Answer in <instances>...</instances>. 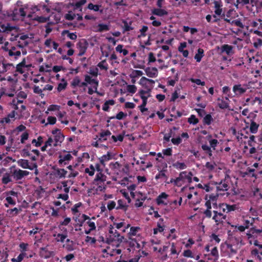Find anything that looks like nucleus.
Wrapping results in <instances>:
<instances>
[{
  "mask_svg": "<svg viewBox=\"0 0 262 262\" xmlns=\"http://www.w3.org/2000/svg\"><path fill=\"white\" fill-rule=\"evenodd\" d=\"M193 174L191 171H182L179 176L174 180V185L178 186H181L182 183H190L192 182V177Z\"/></svg>",
  "mask_w": 262,
  "mask_h": 262,
  "instance_id": "f257e3e1",
  "label": "nucleus"
},
{
  "mask_svg": "<svg viewBox=\"0 0 262 262\" xmlns=\"http://www.w3.org/2000/svg\"><path fill=\"white\" fill-rule=\"evenodd\" d=\"M225 21L231 26L239 27L241 29L244 28L243 20L242 18H239L237 15L234 18L225 19Z\"/></svg>",
  "mask_w": 262,
  "mask_h": 262,
  "instance_id": "f03ea898",
  "label": "nucleus"
},
{
  "mask_svg": "<svg viewBox=\"0 0 262 262\" xmlns=\"http://www.w3.org/2000/svg\"><path fill=\"white\" fill-rule=\"evenodd\" d=\"M53 169L54 170L50 173L51 183L53 182L54 181V180H51L52 178H57L58 179H60L65 177L67 173V171L65 170L64 169L55 168V166L53 167Z\"/></svg>",
  "mask_w": 262,
  "mask_h": 262,
  "instance_id": "7ed1b4c3",
  "label": "nucleus"
},
{
  "mask_svg": "<svg viewBox=\"0 0 262 262\" xmlns=\"http://www.w3.org/2000/svg\"><path fill=\"white\" fill-rule=\"evenodd\" d=\"M101 165H96L95 167L96 170L99 172L96 176L94 180V184L99 185L106 181V177L102 173V169L100 168ZM104 166V165H102Z\"/></svg>",
  "mask_w": 262,
  "mask_h": 262,
  "instance_id": "20e7f679",
  "label": "nucleus"
},
{
  "mask_svg": "<svg viewBox=\"0 0 262 262\" xmlns=\"http://www.w3.org/2000/svg\"><path fill=\"white\" fill-rule=\"evenodd\" d=\"M11 176L16 181L20 180L25 176L29 174V172L27 170H22L20 169H14L13 170L11 171Z\"/></svg>",
  "mask_w": 262,
  "mask_h": 262,
  "instance_id": "39448f33",
  "label": "nucleus"
},
{
  "mask_svg": "<svg viewBox=\"0 0 262 262\" xmlns=\"http://www.w3.org/2000/svg\"><path fill=\"white\" fill-rule=\"evenodd\" d=\"M213 213V216L212 219L215 222L216 225H219L220 224H223L224 221L226 220V215L223 214L221 210H219V211L214 210Z\"/></svg>",
  "mask_w": 262,
  "mask_h": 262,
  "instance_id": "423d86ee",
  "label": "nucleus"
},
{
  "mask_svg": "<svg viewBox=\"0 0 262 262\" xmlns=\"http://www.w3.org/2000/svg\"><path fill=\"white\" fill-rule=\"evenodd\" d=\"M231 97L230 95L228 94V96L221 98H218L217 100L218 101V106L223 110L229 108V97Z\"/></svg>",
  "mask_w": 262,
  "mask_h": 262,
  "instance_id": "0eeeda50",
  "label": "nucleus"
},
{
  "mask_svg": "<svg viewBox=\"0 0 262 262\" xmlns=\"http://www.w3.org/2000/svg\"><path fill=\"white\" fill-rule=\"evenodd\" d=\"M89 43L86 39H82L77 44V48L79 52L78 54L79 56L83 55L88 48Z\"/></svg>",
  "mask_w": 262,
  "mask_h": 262,
  "instance_id": "6e6552de",
  "label": "nucleus"
},
{
  "mask_svg": "<svg viewBox=\"0 0 262 262\" xmlns=\"http://www.w3.org/2000/svg\"><path fill=\"white\" fill-rule=\"evenodd\" d=\"M228 178L226 177L224 179V180H222L220 182L217 183L216 182L215 184L216 185V190L217 191H227L228 190L229 187V183L228 180L229 179V177L227 176Z\"/></svg>",
  "mask_w": 262,
  "mask_h": 262,
  "instance_id": "1a4fd4ad",
  "label": "nucleus"
},
{
  "mask_svg": "<svg viewBox=\"0 0 262 262\" xmlns=\"http://www.w3.org/2000/svg\"><path fill=\"white\" fill-rule=\"evenodd\" d=\"M26 15L24 8H15L12 12V17L14 20H18L20 17L24 18Z\"/></svg>",
  "mask_w": 262,
  "mask_h": 262,
  "instance_id": "9d476101",
  "label": "nucleus"
},
{
  "mask_svg": "<svg viewBox=\"0 0 262 262\" xmlns=\"http://www.w3.org/2000/svg\"><path fill=\"white\" fill-rule=\"evenodd\" d=\"M151 91L150 89H148L147 91H144L143 90H141L138 92V94L140 96L141 99L142 100V106H145L147 103L148 98L150 96V92Z\"/></svg>",
  "mask_w": 262,
  "mask_h": 262,
  "instance_id": "9b49d317",
  "label": "nucleus"
},
{
  "mask_svg": "<svg viewBox=\"0 0 262 262\" xmlns=\"http://www.w3.org/2000/svg\"><path fill=\"white\" fill-rule=\"evenodd\" d=\"M222 53H225L228 55H232L234 54L233 47L228 44H224L221 46Z\"/></svg>",
  "mask_w": 262,
  "mask_h": 262,
  "instance_id": "f8f14e48",
  "label": "nucleus"
},
{
  "mask_svg": "<svg viewBox=\"0 0 262 262\" xmlns=\"http://www.w3.org/2000/svg\"><path fill=\"white\" fill-rule=\"evenodd\" d=\"M225 246L227 248V255L229 256H231L237 253V250L233 248L232 244L226 242L225 243L224 245H222V247H224Z\"/></svg>",
  "mask_w": 262,
  "mask_h": 262,
  "instance_id": "ddd939ff",
  "label": "nucleus"
},
{
  "mask_svg": "<svg viewBox=\"0 0 262 262\" xmlns=\"http://www.w3.org/2000/svg\"><path fill=\"white\" fill-rule=\"evenodd\" d=\"M247 89L242 86L240 84H235L233 87V91L235 95H241L246 92Z\"/></svg>",
  "mask_w": 262,
  "mask_h": 262,
  "instance_id": "4468645a",
  "label": "nucleus"
},
{
  "mask_svg": "<svg viewBox=\"0 0 262 262\" xmlns=\"http://www.w3.org/2000/svg\"><path fill=\"white\" fill-rule=\"evenodd\" d=\"M205 206L207 207V209L204 211L203 214L205 215V217L207 218H210L212 215V212L211 211V202L208 200L205 203Z\"/></svg>",
  "mask_w": 262,
  "mask_h": 262,
  "instance_id": "2eb2a0df",
  "label": "nucleus"
},
{
  "mask_svg": "<svg viewBox=\"0 0 262 262\" xmlns=\"http://www.w3.org/2000/svg\"><path fill=\"white\" fill-rule=\"evenodd\" d=\"M40 256L45 258H49L52 255L53 253L49 251L47 247H41L40 248Z\"/></svg>",
  "mask_w": 262,
  "mask_h": 262,
  "instance_id": "dca6fc26",
  "label": "nucleus"
},
{
  "mask_svg": "<svg viewBox=\"0 0 262 262\" xmlns=\"http://www.w3.org/2000/svg\"><path fill=\"white\" fill-rule=\"evenodd\" d=\"M160 8H154L151 10V13L158 16H163L168 14V12L164 9Z\"/></svg>",
  "mask_w": 262,
  "mask_h": 262,
  "instance_id": "f3484780",
  "label": "nucleus"
},
{
  "mask_svg": "<svg viewBox=\"0 0 262 262\" xmlns=\"http://www.w3.org/2000/svg\"><path fill=\"white\" fill-rule=\"evenodd\" d=\"M146 75L151 78H154L158 75V70L156 68H152L150 69L148 68L145 70Z\"/></svg>",
  "mask_w": 262,
  "mask_h": 262,
  "instance_id": "a211bd4d",
  "label": "nucleus"
},
{
  "mask_svg": "<svg viewBox=\"0 0 262 262\" xmlns=\"http://www.w3.org/2000/svg\"><path fill=\"white\" fill-rule=\"evenodd\" d=\"M64 139V136L61 132H58V134L54 136V140L55 143L54 144V146H56L58 143H62Z\"/></svg>",
  "mask_w": 262,
  "mask_h": 262,
  "instance_id": "6ab92c4d",
  "label": "nucleus"
},
{
  "mask_svg": "<svg viewBox=\"0 0 262 262\" xmlns=\"http://www.w3.org/2000/svg\"><path fill=\"white\" fill-rule=\"evenodd\" d=\"M72 158V156L69 153L66 155H60L59 156V164H62L66 161H69Z\"/></svg>",
  "mask_w": 262,
  "mask_h": 262,
  "instance_id": "aec40b11",
  "label": "nucleus"
},
{
  "mask_svg": "<svg viewBox=\"0 0 262 262\" xmlns=\"http://www.w3.org/2000/svg\"><path fill=\"white\" fill-rule=\"evenodd\" d=\"M168 196V195L165 192L161 193L156 199L157 204L159 205L161 204L167 205V203H165L163 199H166Z\"/></svg>",
  "mask_w": 262,
  "mask_h": 262,
  "instance_id": "412c9836",
  "label": "nucleus"
},
{
  "mask_svg": "<svg viewBox=\"0 0 262 262\" xmlns=\"http://www.w3.org/2000/svg\"><path fill=\"white\" fill-rule=\"evenodd\" d=\"M1 27V31L2 32H8L12 31L14 27H12L10 25V24L7 23L6 25L3 24L0 26Z\"/></svg>",
  "mask_w": 262,
  "mask_h": 262,
  "instance_id": "4be33fe9",
  "label": "nucleus"
},
{
  "mask_svg": "<svg viewBox=\"0 0 262 262\" xmlns=\"http://www.w3.org/2000/svg\"><path fill=\"white\" fill-rule=\"evenodd\" d=\"M233 14H236L235 11H234L233 10L230 9L226 12V14H222V15H221V18L225 20V19L226 18H234L235 16H233Z\"/></svg>",
  "mask_w": 262,
  "mask_h": 262,
  "instance_id": "5701e85b",
  "label": "nucleus"
},
{
  "mask_svg": "<svg viewBox=\"0 0 262 262\" xmlns=\"http://www.w3.org/2000/svg\"><path fill=\"white\" fill-rule=\"evenodd\" d=\"M204 56V51L203 49L199 48L198 50L197 53L195 54L194 56V59L196 60V62H200L202 60V58Z\"/></svg>",
  "mask_w": 262,
  "mask_h": 262,
  "instance_id": "b1692460",
  "label": "nucleus"
},
{
  "mask_svg": "<svg viewBox=\"0 0 262 262\" xmlns=\"http://www.w3.org/2000/svg\"><path fill=\"white\" fill-rule=\"evenodd\" d=\"M115 102L113 99L107 100L104 102V103L102 105V110L104 111L108 112L110 110L109 105H113L115 104Z\"/></svg>",
  "mask_w": 262,
  "mask_h": 262,
  "instance_id": "393cba45",
  "label": "nucleus"
},
{
  "mask_svg": "<svg viewBox=\"0 0 262 262\" xmlns=\"http://www.w3.org/2000/svg\"><path fill=\"white\" fill-rule=\"evenodd\" d=\"M61 81L62 82L58 83L57 88V90L58 92H60L64 90L68 85V82L64 78H62L61 79Z\"/></svg>",
  "mask_w": 262,
  "mask_h": 262,
  "instance_id": "a878e982",
  "label": "nucleus"
},
{
  "mask_svg": "<svg viewBox=\"0 0 262 262\" xmlns=\"http://www.w3.org/2000/svg\"><path fill=\"white\" fill-rule=\"evenodd\" d=\"M259 126L258 124L252 121L250 125V132L252 134H256L258 131Z\"/></svg>",
  "mask_w": 262,
  "mask_h": 262,
  "instance_id": "bb28decb",
  "label": "nucleus"
},
{
  "mask_svg": "<svg viewBox=\"0 0 262 262\" xmlns=\"http://www.w3.org/2000/svg\"><path fill=\"white\" fill-rule=\"evenodd\" d=\"M84 80L87 83L92 84L94 83L96 85V87L98 86V81L96 79H92L91 77L88 75H86L84 76Z\"/></svg>",
  "mask_w": 262,
  "mask_h": 262,
  "instance_id": "cd10ccee",
  "label": "nucleus"
},
{
  "mask_svg": "<svg viewBox=\"0 0 262 262\" xmlns=\"http://www.w3.org/2000/svg\"><path fill=\"white\" fill-rule=\"evenodd\" d=\"M213 121V118L210 114H207L203 118V122L205 125H209Z\"/></svg>",
  "mask_w": 262,
  "mask_h": 262,
  "instance_id": "c85d7f7f",
  "label": "nucleus"
},
{
  "mask_svg": "<svg viewBox=\"0 0 262 262\" xmlns=\"http://www.w3.org/2000/svg\"><path fill=\"white\" fill-rule=\"evenodd\" d=\"M53 236L55 237L56 242L63 243L67 237V234L58 233L54 234Z\"/></svg>",
  "mask_w": 262,
  "mask_h": 262,
  "instance_id": "c756f323",
  "label": "nucleus"
},
{
  "mask_svg": "<svg viewBox=\"0 0 262 262\" xmlns=\"http://www.w3.org/2000/svg\"><path fill=\"white\" fill-rule=\"evenodd\" d=\"M202 149L209 156V157H211L212 156V150L209 145H208L207 144H203L202 145Z\"/></svg>",
  "mask_w": 262,
  "mask_h": 262,
  "instance_id": "7c9ffc66",
  "label": "nucleus"
},
{
  "mask_svg": "<svg viewBox=\"0 0 262 262\" xmlns=\"http://www.w3.org/2000/svg\"><path fill=\"white\" fill-rule=\"evenodd\" d=\"M218 194H209V195H206L205 196V200H208L209 201L212 202V204L213 206H216V203H213V201H216L217 200V198L218 197Z\"/></svg>",
  "mask_w": 262,
  "mask_h": 262,
  "instance_id": "2f4dec72",
  "label": "nucleus"
},
{
  "mask_svg": "<svg viewBox=\"0 0 262 262\" xmlns=\"http://www.w3.org/2000/svg\"><path fill=\"white\" fill-rule=\"evenodd\" d=\"M11 174L10 175L9 173H6L3 176L2 182L4 184H7L10 182H12Z\"/></svg>",
  "mask_w": 262,
  "mask_h": 262,
  "instance_id": "473e14b6",
  "label": "nucleus"
},
{
  "mask_svg": "<svg viewBox=\"0 0 262 262\" xmlns=\"http://www.w3.org/2000/svg\"><path fill=\"white\" fill-rule=\"evenodd\" d=\"M21 211V209L19 208V209L15 207L13 209H8L7 211L8 214H9L11 216H14L17 215L20 211Z\"/></svg>",
  "mask_w": 262,
  "mask_h": 262,
  "instance_id": "72a5a7b5",
  "label": "nucleus"
},
{
  "mask_svg": "<svg viewBox=\"0 0 262 262\" xmlns=\"http://www.w3.org/2000/svg\"><path fill=\"white\" fill-rule=\"evenodd\" d=\"M98 31L99 32H102L104 31H107L110 30L109 25L104 24H99L98 25Z\"/></svg>",
  "mask_w": 262,
  "mask_h": 262,
  "instance_id": "f704fd0d",
  "label": "nucleus"
},
{
  "mask_svg": "<svg viewBox=\"0 0 262 262\" xmlns=\"http://www.w3.org/2000/svg\"><path fill=\"white\" fill-rule=\"evenodd\" d=\"M127 116V114L123 112H119L116 116H112L110 118V119H117L118 120H122Z\"/></svg>",
  "mask_w": 262,
  "mask_h": 262,
  "instance_id": "c9c22d12",
  "label": "nucleus"
},
{
  "mask_svg": "<svg viewBox=\"0 0 262 262\" xmlns=\"http://www.w3.org/2000/svg\"><path fill=\"white\" fill-rule=\"evenodd\" d=\"M23 168H28L30 170H35L34 173L37 175L38 173V170L37 169V165H20Z\"/></svg>",
  "mask_w": 262,
  "mask_h": 262,
  "instance_id": "e433bc0d",
  "label": "nucleus"
},
{
  "mask_svg": "<svg viewBox=\"0 0 262 262\" xmlns=\"http://www.w3.org/2000/svg\"><path fill=\"white\" fill-rule=\"evenodd\" d=\"M123 24V31L124 32L126 31H130L132 30H133V28L130 26L132 25V22H129V24H128L127 21L126 20H123L122 21Z\"/></svg>",
  "mask_w": 262,
  "mask_h": 262,
  "instance_id": "4c0bfd02",
  "label": "nucleus"
},
{
  "mask_svg": "<svg viewBox=\"0 0 262 262\" xmlns=\"http://www.w3.org/2000/svg\"><path fill=\"white\" fill-rule=\"evenodd\" d=\"M250 3V0H236V3L234 4L235 6L238 8V6L243 7L246 5Z\"/></svg>",
  "mask_w": 262,
  "mask_h": 262,
  "instance_id": "58836bf2",
  "label": "nucleus"
},
{
  "mask_svg": "<svg viewBox=\"0 0 262 262\" xmlns=\"http://www.w3.org/2000/svg\"><path fill=\"white\" fill-rule=\"evenodd\" d=\"M42 143H43V138L41 136H39L37 138V140L34 139L32 141V143L35 144V146L36 147H39V146H41V144H42Z\"/></svg>",
  "mask_w": 262,
  "mask_h": 262,
  "instance_id": "ea45409f",
  "label": "nucleus"
},
{
  "mask_svg": "<svg viewBox=\"0 0 262 262\" xmlns=\"http://www.w3.org/2000/svg\"><path fill=\"white\" fill-rule=\"evenodd\" d=\"M163 221V219L160 218L157 223V227L160 232L163 231L164 230L165 226Z\"/></svg>",
  "mask_w": 262,
  "mask_h": 262,
  "instance_id": "a19ab883",
  "label": "nucleus"
},
{
  "mask_svg": "<svg viewBox=\"0 0 262 262\" xmlns=\"http://www.w3.org/2000/svg\"><path fill=\"white\" fill-rule=\"evenodd\" d=\"M118 206L117 207V209H123L125 211L127 210L128 206L123 203V201L122 200H119L118 201Z\"/></svg>",
  "mask_w": 262,
  "mask_h": 262,
  "instance_id": "79ce46f5",
  "label": "nucleus"
},
{
  "mask_svg": "<svg viewBox=\"0 0 262 262\" xmlns=\"http://www.w3.org/2000/svg\"><path fill=\"white\" fill-rule=\"evenodd\" d=\"M108 232L109 233L112 234L114 238L120 236V233L116 230H114V227L111 225L109 226Z\"/></svg>",
  "mask_w": 262,
  "mask_h": 262,
  "instance_id": "37998d69",
  "label": "nucleus"
},
{
  "mask_svg": "<svg viewBox=\"0 0 262 262\" xmlns=\"http://www.w3.org/2000/svg\"><path fill=\"white\" fill-rule=\"evenodd\" d=\"M100 7L101 5H94L92 3L89 4L88 6V8L89 9L94 10L95 12L99 11Z\"/></svg>",
  "mask_w": 262,
  "mask_h": 262,
  "instance_id": "c03bdc74",
  "label": "nucleus"
},
{
  "mask_svg": "<svg viewBox=\"0 0 262 262\" xmlns=\"http://www.w3.org/2000/svg\"><path fill=\"white\" fill-rule=\"evenodd\" d=\"M211 255L214 257V261H216L219 259V254L217 247H215L211 250Z\"/></svg>",
  "mask_w": 262,
  "mask_h": 262,
  "instance_id": "a18cd8bd",
  "label": "nucleus"
},
{
  "mask_svg": "<svg viewBox=\"0 0 262 262\" xmlns=\"http://www.w3.org/2000/svg\"><path fill=\"white\" fill-rule=\"evenodd\" d=\"M26 66V60L25 59H24L23 61L17 64L16 66V70L20 73H23V71L22 70V67H25Z\"/></svg>",
  "mask_w": 262,
  "mask_h": 262,
  "instance_id": "49530a36",
  "label": "nucleus"
},
{
  "mask_svg": "<svg viewBox=\"0 0 262 262\" xmlns=\"http://www.w3.org/2000/svg\"><path fill=\"white\" fill-rule=\"evenodd\" d=\"M112 157V155L110 152H107L106 155L102 156L100 158L101 164H103L104 162L111 159Z\"/></svg>",
  "mask_w": 262,
  "mask_h": 262,
  "instance_id": "de8ad7c7",
  "label": "nucleus"
},
{
  "mask_svg": "<svg viewBox=\"0 0 262 262\" xmlns=\"http://www.w3.org/2000/svg\"><path fill=\"white\" fill-rule=\"evenodd\" d=\"M167 165H165V166L162 169H160V167H158V170H159V173L161 178L164 177L167 179V178L165 174V172L167 171Z\"/></svg>",
  "mask_w": 262,
  "mask_h": 262,
  "instance_id": "09e8293b",
  "label": "nucleus"
},
{
  "mask_svg": "<svg viewBox=\"0 0 262 262\" xmlns=\"http://www.w3.org/2000/svg\"><path fill=\"white\" fill-rule=\"evenodd\" d=\"M63 33L68 34V36L72 40H76L77 39V35L76 32L75 33H70L68 30H64L63 31Z\"/></svg>",
  "mask_w": 262,
  "mask_h": 262,
  "instance_id": "8fccbe9b",
  "label": "nucleus"
},
{
  "mask_svg": "<svg viewBox=\"0 0 262 262\" xmlns=\"http://www.w3.org/2000/svg\"><path fill=\"white\" fill-rule=\"evenodd\" d=\"M188 122L190 124H192L193 125L196 124L199 122V120L196 118L195 116L194 115H192L188 118Z\"/></svg>",
  "mask_w": 262,
  "mask_h": 262,
  "instance_id": "3c124183",
  "label": "nucleus"
},
{
  "mask_svg": "<svg viewBox=\"0 0 262 262\" xmlns=\"http://www.w3.org/2000/svg\"><path fill=\"white\" fill-rule=\"evenodd\" d=\"M140 230L139 227H132L130 228V231L128 233L129 236H135L136 235L137 232Z\"/></svg>",
  "mask_w": 262,
  "mask_h": 262,
  "instance_id": "603ef678",
  "label": "nucleus"
},
{
  "mask_svg": "<svg viewBox=\"0 0 262 262\" xmlns=\"http://www.w3.org/2000/svg\"><path fill=\"white\" fill-rule=\"evenodd\" d=\"M95 170V168L93 166V165H90V168H86L85 169V172L89 173L90 176H92L94 174Z\"/></svg>",
  "mask_w": 262,
  "mask_h": 262,
  "instance_id": "864d4df0",
  "label": "nucleus"
},
{
  "mask_svg": "<svg viewBox=\"0 0 262 262\" xmlns=\"http://www.w3.org/2000/svg\"><path fill=\"white\" fill-rule=\"evenodd\" d=\"M80 83V79L78 76H76L71 82V86L73 88H75L77 86H79V85Z\"/></svg>",
  "mask_w": 262,
  "mask_h": 262,
  "instance_id": "5fc2aeb1",
  "label": "nucleus"
},
{
  "mask_svg": "<svg viewBox=\"0 0 262 262\" xmlns=\"http://www.w3.org/2000/svg\"><path fill=\"white\" fill-rule=\"evenodd\" d=\"M219 144V142L217 139H211L209 140V146H210L212 150H215V147Z\"/></svg>",
  "mask_w": 262,
  "mask_h": 262,
  "instance_id": "6e6d98bb",
  "label": "nucleus"
},
{
  "mask_svg": "<svg viewBox=\"0 0 262 262\" xmlns=\"http://www.w3.org/2000/svg\"><path fill=\"white\" fill-rule=\"evenodd\" d=\"M48 122L45 124V125H47L48 124L54 125L56 123V118L53 116H49L47 118Z\"/></svg>",
  "mask_w": 262,
  "mask_h": 262,
  "instance_id": "4d7b16f0",
  "label": "nucleus"
},
{
  "mask_svg": "<svg viewBox=\"0 0 262 262\" xmlns=\"http://www.w3.org/2000/svg\"><path fill=\"white\" fill-rule=\"evenodd\" d=\"M34 19L39 23H42L47 22L49 20V18L44 16H37Z\"/></svg>",
  "mask_w": 262,
  "mask_h": 262,
  "instance_id": "13d9d810",
  "label": "nucleus"
},
{
  "mask_svg": "<svg viewBox=\"0 0 262 262\" xmlns=\"http://www.w3.org/2000/svg\"><path fill=\"white\" fill-rule=\"evenodd\" d=\"M42 91L41 89L39 88V86L35 85L33 88V92L35 94H40L42 98L44 96V94L42 93Z\"/></svg>",
  "mask_w": 262,
  "mask_h": 262,
  "instance_id": "bf43d9fd",
  "label": "nucleus"
},
{
  "mask_svg": "<svg viewBox=\"0 0 262 262\" xmlns=\"http://www.w3.org/2000/svg\"><path fill=\"white\" fill-rule=\"evenodd\" d=\"M127 90L129 93L134 94L136 92L137 88L135 85H128L127 86Z\"/></svg>",
  "mask_w": 262,
  "mask_h": 262,
  "instance_id": "052dcab7",
  "label": "nucleus"
},
{
  "mask_svg": "<svg viewBox=\"0 0 262 262\" xmlns=\"http://www.w3.org/2000/svg\"><path fill=\"white\" fill-rule=\"evenodd\" d=\"M182 140L180 137H178L176 138H173L171 140V142L174 145H178L179 144H180L182 142Z\"/></svg>",
  "mask_w": 262,
  "mask_h": 262,
  "instance_id": "680f3d73",
  "label": "nucleus"
},
{
  "mask_svg": "<svg viewBox=\"0 0 262 262\" xmlns=\"http://www.w3.org/2000/svg\"><path fill=\"white\" fill-rule=\"evenodd\" d=\"M191 81L192 82L195 83V84H196L197 85H199L204 86L205 84V82L202 81L200 79H191Z\"/></svg>",
  "mask_w": 262,
  "mask_h": 262,
  "instance_id": "e2e57ef3",
  "label": "nucleus"
},
{
  "mask_svg": "<svg viewBox=\"0 0 262 262\" xmlns=\"http://www.w3.org/2000/svg\"><path fill=\"white\" fill-rule=\"evenodd\" d=\"M148 30V27L143 26L141 29L140 30L141 32L140 35L139 37L143 36L144 37L146 35L145 32Z\"/></svg>",
  "mask_w": 262,
  "mask_h": 262,
  "instance_id": "0e129e2a",
  "label": "nucleus"
},
{
  "mask_svg": "<svg viewBox=\"0 0 262 262\" xmlns=\"http://www.w3.org/2000/svg\"><path fill=\"white\" fill-rule=\"evenodd\" d=\"M89 73L93 76L97 77L98 75V69L97 68L91 69Z\"/></svg>",
  "mask_w": 262,
  "mask_h": 262,
  "instance_id": "69168bd1",
  "label": "nucleus"
},
{
  "mask_svg": "<svg viewBox=\"0 0 262 262\" xmlns=\"http://www.w3.org/2000/svg\"><path fill=\"white\" fill-rule=\"evenodd\" d=\"M29 134L27 132H25L23 133L21 136L20 142L21 143H24L25 140H27L28 139Z\"/></svg>",
  "mask_w": 262,
  "mask_h": 262,
  "instance_id": "338daca9",
  "label": "nucleus"
},
{
  "mask_svg": "<svg viewBox=\"0 0 262 262\" xmlns=\"http://www.w3.org/2000/svg\"><path fill=\"white\" fill-rule=\"evenodd\" d=\"M99 137H100L98 139V141H99L102 142L107 140V138H106L107 136L105 135V133L103 131H102L101 133H100Z\"/></svg>",
  "mask_w": 262,
  "mask_h": 262,
  "instance_id": "774afa93",
  "label": "nucleus"
}]
</instances>
